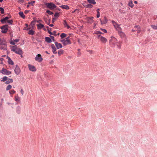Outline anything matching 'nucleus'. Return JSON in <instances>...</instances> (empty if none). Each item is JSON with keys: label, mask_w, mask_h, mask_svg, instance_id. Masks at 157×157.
Returning <instances> with one entry per match:
<instances>
[{"label": "nucleus", "mask_w": 157, "mask_h": 157, "mask_svg": "<svg viewBox=\"0 0 157 157\" xmlns=\"http://www.w3.org/2000/svg\"><path fill=\"white\" fill-rule=\"evenodd\" d=\"M110 44L112 47H115L118 45V42L117 39L115 37L112 36L109 40Z\"/></svg>", "instance_id": "1"}, {"label": "nucleus", "mask_w": 157, "mask_h": 157, "mask_svg": "<svg viewBox=\"0 0 157 157\" xmlns=\"http://www.w3.org/2000/svg\"><path fill=\"white\" fill-rule=\"evenodd\" d=\"M6 48L7 44L4 38H0V49L6 50Z\"/></svg>", "instance_id": "2"}, {"label": "nucleus", "mask_w": 157, "mask_h": 157, "mask_svg": "<svg viewBox=\"0 0 157 157\" xmlns=\"http://www.w3.org/2000/svg\"><path fill=\"white\" fill-rule=\"evenodd\" d=\"M11 49L12 51L20 55H21L22 54V51L21 49L17 47L16 46H11Z\"/></svg>", "instance_id": "3"}, {"label": "nucleus", "mask_w": 157, "mask_h": 157, "mask_svg": "<svg viewBox=\"0 0 157 157\" xmlns=\"http://www.w3.org/2000/svg\"><path fill=\"white\" fill-rule=\"evenodd\" d=\"M61 42L64 45H66L71 44V43L69 39V37H68L65 39H62L60 40Z\"/></svg>", "instance_id": "4"}, {"label": "nucleus", "mask_w": 157, "mask_h": 157, "mask_svg": "<svg viewBox=\"0 0 157 157\" xmlns=\"http://www.w3.org/2000/svg\"><path fill=\"white\" fill-rule=\"evenodd\" d=\"M98 38L103 44H105L107 42V39L100 35L98 36Z\"/></svg>", "instance_id": "5"}, {"label": "nucleus", "mask_w": 157, "mask_h": 157, "mask_svg": "<svg viewBox=\"0 0 157 157\" xmlns=\"http://www.w3.org/2000/svg\"><path fill=\"white\" fill-rule=\"evenodd\" d=\"M35 61L40 63L43 61V59L41 55L39 54L36 55L35 58Z\"/></svg>", "instance_id": "6"}, {"label": "nucleus", "mask_w": 157, "mask_h": 157, "mask_svg": "<svg viewBox=\"0 0 157 157\" xmlns=\"http://www.w3.org/2000/svg\"><path fill=\"white\" fill-rule=\"evenodd\" d=\"M46 5L48 8L51 10H53L56 7V5L52 3H47Z\"/></svg>", "instance_id": "7"}, {"label": "nucleus", "mask_w": 157, "mask_h": 157, "mask_svg": "<svg viewBox=\"0 0 157 157\" xmlns=\"http://www.w3.org/2000/svg\"><path fill=\"white\" fill-rule=\"evenodd\" d=\"M29 70L32 72H35L36 71V67L33 65L29 64L28 65Z\"/></svg>", "instance_id": "8"}, {"label": "nucleus", "mask_w": 157, "mask_h": 157, "mask_svg": "<svg viewBox=\"0 0 157 157\" xmlns=\"http://www.w3.org/2000/svg\"><path fill=\"white\" fill-rule=\"evenodd\" d=\"M0 72L4 75H9L11 74V71H8L4 68H3Z\"/></svg>", "instance_id": "9"}, {"label": "nucleus", "mask_w": 157, "mask_h": 157, "mask_svg": "<svg viewBox=\"0 0 157 157\" xmlns=\"http://www.w3.org/2000/svg\"><path fill=\"white\" fill-rule=\"evenodd\" d=\"M2 29V32L3 33H6L8 30V25H6L1 27Z\"/></svg>", "instance_id": "10"}, {"label": "nucleus", "mask_w": 157, "mask_h": 157, "mask_svg": "<svg viewBox=\"0 0 157 157\" xmlns=\"http://www.w3.org/2000/svg\"><path fill=\"white\" fill-rule=\"evenodd\" d=\"M113 25L114 27L117 30H121V28L120 27V25H118L116 22L113 21H112Z\"/></svg>", "instance_id": "11"}, {"label": "nucleus", "mask_w": 157, "mask_h": 157, "mask_svg": "<svg viewBox=\"0 0 157 157\" xmlns=\"http://www.w3.org/2000/svg\"><path fill=\"white\" fill-rule=\"evenodd\" d=\"M14 71L15 73L17 75H19L21 72V70L19 67L17 65L16 66V67Z\"/></svg>", "instance_id": "12"}, {"label": "nucleus", "mask_w": 157, "mask_h": 157, "mask_svg": "<svg viewBox=\"0 0 157 157\" xmlns=\"http://www.w3.org/2000/svg\"><path fill=\"white\" fill-rule=\"evenodd\" d=\"M101 24H106L108 22V20L106 17H104L103 20H102L101 19H100Z\"/></svg>", "instance_id": "13"}, {"label": "nucleus", "mask_w": 157, "mask_h": 157, "mask_svg": "<svg viewBox=\"0 0 157 157\" xmlns=\"http://www.w3.org/2000/svg\"><path fill=\"white\" fill-rule=\"evenodd\" d=\"M36 26L37 27V29L38 30H40L42 28H44V30H45V28H44V25L43 24H42L41 23H40L38 24H37L36 25Z\"/></svg>", "instance_id": "14"}, {"label": "nucleus", "mask_w": 157, "mask_h": 157, "mask_svg": "<svg viewBox=\"0 0 157 157\" xmlns=\"http://www.w3.org/2000/svg\"><path fill=\"white\" fill-rule=\"evenodd\" d=\"M93 18L94 17H88L86 18V20L88 23H92L94 21Z\"/></svg>", "instance_id": "15"}, {"label": "nucleus", "mask_w": 157, "mask_h": 157, "mask_svg": "<svg viewBox=\"0 0 157 157\" xmlns=\"http://www.w3.org/2000/svg\"><path fill=\"white\" fill-rule=\"evenodd\" d=\"M55 45L57 49L61 48L62 47V44H61L59 43L58 42H55Z\"/></svg>", "instance_id": "16"}, {"label": "nucleus", "mask_w": 157, "mask_h": 157, "mask_svg": "<svg viewBox=\"0 0 157 157\" xmlns=\"http://www.w3.org/2000/svg\"><path fill=\"white\" fill-rule=\"evenodd\" d=\"M51 46L53 53L54 54L57 53V52H56V49L55 46H54V45L52 44L51 45Z\"/></svg>", "instance_id": "17"}, {"label": "nucleus", "mask_w": 157, "mask_h": 157, "mask_svg": "<svg viewBox=\"0 0 157 157\" xmlns=\"http://www.w3.org/2000/svg\"><path fill=\"white\" fill-rule=\"evenodd\" d=\"M9 18L8 17H6L2 19L1 20V21L2 23H6V21H7Z\"/></svg>", "instance_id": "18"}, {"label": "nucleus", "mask_w": 157, "mask_h": 157, "mask_svg": "<svg viewBox=\"0 0 157 157\" xmlns=\"http://www.w3.org/2000/svg\"><path fill=\"white\" fill-rule=\"evenodd\" d=\"M19 41V40L18 39H16L15 40H13L10 42V44L12 45H14L16 43H17Z\"/></svg>", "instance_id": "19"}, {"label": "nucleus", "mask_w": 157, "mask_h": 157, "mask_svg": "<svg viewBox=\"0 0 157 157\" xmlns=\"http://www.w3.org/2000/svg\"><path fill=\"white\" fill-rule=\"evenodd\" d=\"M36 21L35 20L32 21L30 24V26H31L32 29H34V25H35Z\"/></svg>", "instance_id": "20"}, {"label": "nucleus", "mask_w": 157, "mask_h": 157, "mask_svg": "<svg viewBox=\"0 0 157 157\" xmlns=\"http://www.w3.org/2000/svg\"><path fill=\"white\" fill-rule=\"evenodd\" d=\"M119 34L120 36L122 38H124L125 36V34L121 31L119 32Z\"/></svg>", "instance_id": "21"}, {"label": "nucleus", "mask_w": 157, "mask_h": 157, "mask_svg": "<svg viewBox=\"0 0 157 157\" xmlns=\"http://www.w3.org/2000/svg\"><path fill=\"white\" fill-rule=\"evenodd\" d=\"M13 82V80L12 79H9L8 80H7L5 82L6 84H8L12 82Z\"/></svg>", "instance_id": "22"}, {"label": "nucleus", "mask_w": 157, "mask_h": 157, "mask_svg": "<svg viewBox=\"0 0 157 157\" xmlns=\"http://www.w3.org/2000/svg\"><path fill=\"white\" fill-rule=\"evenodd\" d=\"M61 8L66 10H68L69 9V7L67 5H62L60 6Z\"/></svg>", "instance_id": "23"}, {"label": "nucleus", "mask_w": 157, "mask_h": 157, "mask_svg": "<svg viewBox=\"0 0 157 157\" xmlns=\"http://www.w3.org/2000/svg\"><path fill=\"white\" fill-rule=\"evenodd\" d=\"M88 2L90 3L93 4L94 5L96 3V2L94 0H87Z\"/></svg>", "instance_id": "24"}, {"label": "nucleus", "mask_w": 157, "mask_h": 157, "mask_svg": "<svg viewBox=\"0 0 157 157\" xmlns=\"http://www.w3.org/2000/svg\"><path fill=\"white\" fill-rule=\"evenodd\" d=\"M19 14L20 15V16L22 18H23L24 19L25 18V16L24 15V13L23 12H19Z\"/></svg>", "instance_id": "25"}, {"label": "nucleus", "mask_w": 157, "mask_h": 157, "mask_svg": "<svg viewBox=\"0 0 157 157\" xmlns=\"http://www.w3.org/2000/svg\"><path fill=\"white\" fill-rule=\"evenodd\" d=\"M28 34L29 35H33L34 34V31L32 29H30L29 30Z\"/></svg>", "instance_id": "26"}, {"label": "nucleus", "mask_w": 157, "mask_h": 157, "mask_svg": "<svg viewBox=\"0 0 157 157\" xmlns=\"http://www.w3.org/2000/svg\"><path fill=\"white\" fill-rule=\"evenodd\" d=\"M45 40L48 43H51L52 42L51 39L49 37H46Z\"/></svg>", "instance_id": "27"}, {"label": "nucleus", "mask_w": 157, "mask_h": 157, "mask_svg": "<svg viewBox=\"0 0 157 157\" xmlns=\"http://www.w3.org/2000/svg\"><path fill=\"white\" fill-rule=\"evenodd\" d=\"M63 53V50L62 49H60L58 51V54L60 56Z\"/></svg>", "instance_id": "28"}, {"label": "nucleus", "mask_w": 157, "mask_h": 157, "mask_svg": "<svg viewBox=\"0 0 157 157\" xmlns=\"http://www.w3.org/2000/svg\"><path fill=\"white\" fill-rule=\"evenodd\" d=\"M128 5L132 8L133 6V4L132 1H130L128 2Z\"/></svg>", "instance_id": "29"}, {"label": "nucleus", "mask_w": 157, "mask_h": 157, "mask_svg": "<svg viewBox=\"0 0 157 157\" xmlns=\"http://www.w3.org/2000/svg\"><path fill=\"white\" fill-rule=\"evenodd\" d=\"M63 24H64V25L66 27H67L68 29H69V28H70V26H69L67 25V22H66V21L65 20H64V21Z\"/></svg>", "instance_id": "30"}, {"label": "nucleus", "mask_w": 157, "mask_h": 157, "mask_svg": "<svg viewBox=\"0 0 157 157\" xmlns=\"http://www.w3.org/2000/svg\"><path fill=\"white\" fill-rule=\"evenodd\" d=\"M151 27L154 29H157V24L156 25H151Z\"/></svg>", "instance_id": "31"}, {"label": "nucleus", "mask_w": 157, "mask_h": 157, "mask_svg": "<svg viewBox=\"0 0 157 157\" xmlns=\"http://www.w3.org/2000/svg\"><path fill=\"white\" fill-rule=\"evenodd\" d=\"M8 80V78L6 76H4L2 78V79L1 80L2 82H4L7 81Z\"/></svg>", "instance_id": "32"}, {"label": "nucleus", "mask_w": 157, "mask_h": 157, "mask_svg": "<svg viewBox=\"0 0 157 157\" xmlns=\"http://www.w3.org/2000/svg\"><path fill=\"white\" fill-rule=\"evenodd\" d=\"M8 62L9 64H10L11 65H13V62L10 58H9L8 59Z\"/></svg>", "instance_id": "33"}, {"label": "nucleus", "mask_w": 157, "mask_h": 157, "mask_svg": "<svg viewBox=\"0 0 157 157\" xmlns=\"http://www.w3.org/2000/svg\"><path fill=\"white\" fill-rule=\"evenodd\" d=\"M12 88V86L10 85H8L6 88V90L7 91L10 89Z\"/></svg>", "instance_id": "34"}, {"label": "nucleus", "mask_w": 157, "mask_h": 157, "mask_svg": "<svg viewBox=\"0 0 157 157\" xmlns=\"http://www.w3.org/2000/svg\"><path fill=\"white\" fill-rule=\"evenodd\" d=\"M93 5H91L90 4H88L86 5L85 6V7L86 8H91L93 7Z\"/></svg>", "instance_id": "35"}, {"label": "nucleus", "mask_w": 157, "mask_h": 157, "mask_svg": "<svg viewBox=\"0 0 157 157\" xmlns=\"http://www.w3.org/2000/svg\"><path fill=\"white\" fill-rule=\"evenodd\" d=\"M0 11L1 13L3 14L4 13V10L3 8L0 7Z\"/></svg>", "instance_id": "36"}, {"label": "nucleus", "mask_w": 157, "mask_h": 157, "mask_svg": "<svg viewBox=\"0 0 157 157\" xmlns=\"http://www.w3.org/2000/svg\"><path fill=\"white\" fill-rule=\"evenodd\" d=\"M18 3L21 4L24 2V0H16Z\"/></svg>", "instance_id": "37"}, {"label": "nucleus", "mask_w": 157, "mask_h": 157, "mask_svg": "<svg viewBox=\"0 0 157 157\" xmlns=\"http://www.w3.org/2000/svg\"><path fill=\"white\" fill-rule=\"evenodd\" d=\"M66 36V34L64 33H62L60 35V37L62 38H63Z\"/></svg>", "instance_id": "38"}, {"label": "nucleus", "mask_w": 157, "mask_h": 157, "mask_svg": "<svg viewBox=\"0 0 157 157\" xmlns=\"http://www.w3.org/2000/svg\"><path fill=\"white\" fill-rule=\"evenodd\" d=\"M15 93V91L13 90H12L11 91H9V93L10 94H14Z\"/></svg>", "instance_id": "39"}, {"label": "nucleus", "mask_w": 157, "mask_h": 157, "mask_svg": "<svg viewBox=\"0 0 157 157\" xmlns=\"http://www.w3.org/2000/svg\"><path fill=\"white\" fill-rule=\"evenodd\" d=\"M95 33V34H97L98 35H100V34H102L103 33L99 31H96Z\"/></svg>", "instance_id": "40"}, {"label": "nucleus", "mask_w": 157, "mask_h": 157, "mask_svg": "<svg viewBox=\"0 0 157 157\" xmlns=\"http://www.w3.org/2000/svg\"><path fill=\"white\" fill-rule=\"evenodd\" d=\"M46 12L49 15H52L53 14V13L52 12L48 10H47Z\"/></svg>", "instance_id": "41"}, {"label": "nucleus", "mask_w": 157, "mask_h": 157, "mask_svg": "<svg viewBox=\"0 0 157 157\" xmlns=\"http://www.w3.org/2000/svg\"><path fill=\"white\" fill-rule=\"evenodd\" d=\"M15 100L16 101H19L20 98L18 96H15Z\"/></svg>", "instance_id": "42"}, {"label": "nucleus", "mask_w": 157, "mask_h": 157, "mask_svg": "<svg viewBox=\"0 0 157 157\" xmlns=\"http://www.w3.org/2000/svg\"><path fill=\"white\" fill-rule=\"evenodd\" d=\"M7 22L9 24L12 25L13 23V21L12 20H7Z\"/></svg>", "instance_id": "43"}, {"label": "nucleus", "mask_w": 157, "mask_h": 157, "mask_svg": "<svg viewBox=\"0 0 157 157\" xmlns=\"http://www.w3.org/2000/svg\"><path fill=\"white\" fill-rule=\"evenodd\" d=\"M100 29L103 32H104L105 33H106L107 32V30L105 29L101 28Z\"/></svg>", "instance_id": "44"}, {"label": "nucleus", "mask_w": 157, "mask_h": 157, "mask_svg": "<svg viewBox=\"0 0 157 157\" xmlns=\"http://www.w3.org/2000/svg\"><path fill=\"white\" fill-rule=\"evenodd\" d=\"M59 15V13H56L54 15V16L56 17H58Z\"/></svg>", "instance_id": "45"}, {"label": "nucleus", "mask_w": 157, "mask_h": 157, "mask_svg": "<svg viewBox=\"0 0 157 157\" xmlns=\"http://www.w3.org/2000/svg\"><path fill=\"white\" fill-rule=\"evenodd\" d=\"M35 3V1H33L30 2L32 6H33L34 5Z\"/></svg>", "instance_id": "46"}, {"label": "nucleus", "mask_w": 157, "mask_h": 157, "mask_svg": "<svg viewBox=\"0 0 157 157\" xmlns=\"http://www.w3.org/2000/svg\"><path fill=\"white\" fill-rule=\"evenodd\" d=\"M50 38L51 39V40H52L53 41H54V37L53 36H50Z\"/></svg>", "instance_id": "47"}, {"label": "nucleus", "mask_w": 157, "mask_h": 157, "mask_svg": "<svg viewBox=\"0 0 157 157\" xmlns=\"http://www.w3.org/2000/svg\"><path fill=\"white\" fill-rule=\"evenodd\" d=\"M21 94L22 95H23L24 94V91L22 89H21Z\"/></svg>", "instance_id": "48"}, {"label": "nucleus", "mask_w": 157, "mask_h": 157, "mask_svg": "<svg viewBox=\"0 0 157 157\" xmlns=\"http://www.w3.org/2000/svg\"><path fill=\"white\" fill-rule=\"evenodd\" d=\"M100 13H97V17L99 18L100 17Z\"/></svg>", "instance_id": "49"}, {"label": "nucleus", "mask_w": 157, "mask_h": 157, "mask_svg": "<svg viewBox=\"0 0 157 157\" xmlns=\"http://www.w3.org/2000/svg\"><path fill=\"white\" fill-rule=\"evenodd\" d=\"M99 10H100V9L99 8L98 9H97V13H100Z\"/></svg>", "instance_id": "50"}, {"label": "nucleus", "mask_w": 157, "mask_h": 157, "mask_svg": "<svg viewBox=\"0 0 157 157\" xmlns=\"http://www.w3.org/2000/svg\"><path fill=\"white\" fill-rule=\"evenodd\" d=\"M42 21L41 20H39L37 21H36L37 23H39L40 22H41Z\"/></svg>", "instance_id": "51"}, {"label": "nucleus", "mask_w": 157, "mask_h": 157, "mask_svg": "<svg viewBox=\"0 0 157 157\" xmlns=\"http://www.w3.org/2000/svg\"><path fill=\"white\" fill-rule=\"evenodd\" d=\"M27 28L28 27H25L24 28V30H28V29H27Z\"/></svg>", "instance_id": "52"}, {"label": "nucleus", "mask_w": 157, "mask_h": 157, "mask_svg": "<svg viewBox=\"0 0 157 157\" xmlns=\"http://www.w3.org/2000/svg\"><path fill=\"white\" fill-rule=\"evenodd\" d=\"M28 12H29V11H28V10H26L25 12V13L26 14V13H28Z\"/></svg>", "instance_id": "53"}, {"label": "nucleus", "mask_w": 157, "mask_h": 157, "mask_svg": "<svg viewBox=\"0 0 157 157\" xmlns=\"http://www.w3.org/2000/svg\"><path fill=\"white\" fill-rule=\"evenodd\" d=\"M49 26L51 27H52L54 26V25L52 24H51L49 25Z\"/></svg>", "instance_id": "54"}, {"label": "nucleus", "mask_w": 157, "mask_h": 157, "mask_svg": "<svg viewBox=\"0 0 157 157\" xmlns=\"http://www.w3.org/2000/svg\"><path fill=\"white\" fill-rule=\"evenodd\" d=\"M93 51H90V54H92L93 53Z\"/></svg>", "instance_id": "55"}, {"label": "nucleus", "mask_w": 157, "mask_h": 157, "mask_svg": "<svg viewBox=\"0 0 157 157\" xmlns=\"http://www.w3.org/2000/svg\"><path fill=\"white\" fill-rule=\"evenodd\" d=\"M25 26H26V27H28V24H25Z\"/></svg>", "instance_id": "56"}, {"label": "nucleus", "mask_w": 157, "mask_h": 157, "mask_svg": "<svg viewBox=\"0 0 157 157\" xmlns=\"http://www.w3.org/2000/svg\"><path fill=\"white\" fill-rule=\"evenodd\" d=\"M44 21L45 22H46V21H47L46 19L44 17Z\"/></svg>", "instance_id": "57"}, {"label": "nucleus", "mask_w": 157, "mask_h": 157, "mask_svg": "<svg viewBox=\"0 0 157 157\" xmlns=\"http://www.w3.org/2000/svg\"><path fill=\"white\" fill-rule=\"evenodd\" d=\"M45 52L47 54H49V53L47 51H46Z\"/></svg>", "instance_id": "58"}, {"label": "nucleus", "mask_w": 157, "mask_h": 157, "mask_svg": "<svg viewBox=\"0 0 157 157\" xmlns=\"http://www.w3.org/2000/svg\"><path fill=\"white\" fill-rule=\"evenodd\" d=\"M134 3L136 4H137V2L136 1H135L134 2Z\"/></svg>", "instance_id": "59"}, {"label": "nucleus", "mask_w": 157, "mask_h": 157, "mask_svg": "<svg viewBox=\"0 0 157 157\" xmlns=\"http://www.w3.org/2000/svg\"><path fill=\"white\" fill-rule=\"evenodd\" d=\"M55 20L54 18H53V19H52V22L53 23L54 22V20Z\"/></svg>", "instance_id": "60"}, {"label": "nucleus", "mask_w": 157, "mask_h": 157, "mask_svg": "<svg viewBox=\"0 0 157 157\" xmlns=\"http://www.w3.org/2000/svg\"><path fill=\"white\" fill-rule=\"evenodd\" d=\"M27 29H28V30H30V28H27Z\"/></svg>", "instance_id": "61"}, {"label": "nucleus", "mask_w": 157, "mask_h": 157, "mask_svg": "<svg viewBox=\"0 0 157 157\" xmlns=\"http://www.w3.org/2000/svg\"><path fill=\"white\" fill-rule=\"evenodd\" d=\"M3 0H0V2H2Z\"/></svg>", "instance_id": "62"}, {"label": "nucleus", "mask_w": 157, "mask_h": 157, "mask_svg": "<svg viewBox=\"0 0 157 157\" xmlns=\"http://www.w3.org/2000/svg\"><path fill=\"white\" fill-rule=\"evenodd\" d=\"M49 33L50 34H52V33L51 32H49Z\"/></svg>", "instance_id": "63"}, {"label": "nucleus", "mask_w": 157, "mask_h": 157, "mask_svg": "<svg viewBox=\"0 0 157 157\" xmlns=\"http://www.w3.org/2000/svg\"><path fill=\"white\" fill-rule=\"evenodd\" d=\"M138 27V26H135V27L136 28H137Z\"/></svg>", "instance_id": "64"}]
</instances>
